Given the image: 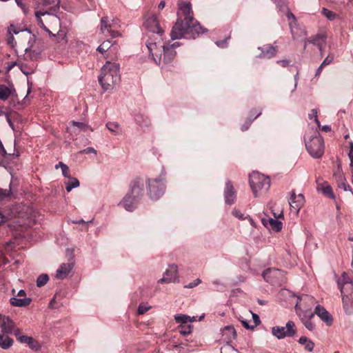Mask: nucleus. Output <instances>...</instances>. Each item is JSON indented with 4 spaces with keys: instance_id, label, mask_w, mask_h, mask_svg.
I'll return each mask as SVG.
<instances>
[{
    "instance_id": "obj_15",
    "label": "nucleus",
    "mask_w": 353,
    "mask_h": 353,
    "mask_svg": "<svg viewBox=\"0 0 353 353\" xmlns=\"http://www.w3.org/2000/svg\"><path fill=\"white\" fill-rule=\"evenodd\" d=\"M224 196L225 203L228 205L233 204L236 201V192L231 181H228L225 183Z\"/></svg>"
},
{
    "instance_id": "obj_4",
    "label": "nucleus",
    "mask_w": 353,
    "mask_h": 353,
    "mask_svg": "<svg viewBox=\"0 0 353 353\" xmlns=\"http://www.w3.org/2000/svg\"><path fill=\"white\" fill-rule=\"evenodd\" d=\"M315 301L313 297L309 295H304L296 305V309L301 317V321L310 331H312L315 328V325L312 321V319L314 316V313L312 311V307Z\"/></svg>"
},
{
    "instance_id": "obj_26",
    "label": "nucleus",
    "mask_w": 353,
    "mask_h": 353,
    "mask_svg": "<svg viewBox=\"0 0 353 353\" xmlns=\"http://www.w3.org/2000/svg\"><path fill=\"white\" fill-rule=\"evenodd\" d=\"M8 334H0V347L3 350L10 348L13 343V340L8 336Z\"/></svg>"
},
{
    "instance_id": "obj_14",
    "label": "nucleus",
    "mask_w": 353,
    "mask_h": 353,
    "mask_svg": "<svg viewBox=\"0 0 353 353\" xmlns=\"http://www.w3.org/2000/svg\"><path fill=\"white\" fill-rule=\"evenodd\" d=\"M262 276L267 282L275 283L283 276V272L279 269L268 268L263 272Z\"/></svg>"
},
{
    "instance_id": "obj_30",
    "label": "nucleus",
    "mask_w": 353,
    "mask_h": 353,
    "mask_svg": "<svg viewBox=\"0 0 353 353\" xmlns=\"http://www.w3.org/2000/svg\"><path fill=\"white\" fill-rule=\"evenodd\" d=\"M299 343L305 345V350L308 352H312L314 347V343L306 336H301L299 340Z\"/></svg>"
},
{
    "instance_id": "obj_47",
    "label": "nucleus",
    "mask_w": 353,
    "mask_h": 353,
    "mask_svg": "<svg viewBox=\"0 0 353 353\" xmlns=\"http://www.w3.org/2000/svg\"><path fill=\"white\" fill-rule=\"evenodd\" d=\"M179 332L183 335L189 334L191 332V327L190 325H181Z\"/></svg>"
},
{
    "instance_id": "obj_23",
    "label": "nucleus",
    "mask_w": 353,
    "mask_h": 353,
    "mask_svg": "<svg viewBox=\"0 0 353 353\" xmlns=\"http://www.w3.org/2000/svg\"><path fill=\"white\" fill-rule=\"evenodd\" d=\"M317 190L321 192L325 196L332 199H335V195L332 192V189L327 182L323 183H319L317 186Z\"/></svg>"
},
{
    "instance_id": "obj_34",
    "label": "nucleus",
    "mask_w": 353,
    "mask_h": 353,
    "mask_svg": "<svg viewBox=\"0 0 353 353\" xmlns=\"http://www.w3.org/2000/svg\"><path fill=\"white\" fill-rule=\"evenodd\" d=\"M112 25L108 21V17H104L101 19V30L104 33L106 30L109 32L111 30Z\"/></svg>"
},
{
    "instance_id": "obj_35",
    "label": "nucleus",
    "mask_w": 353,
    "mask_h": 353,
    "mask_svg": "<svg viewBox=\"0 0 353 353\" xmlns=\"http://www.w3.org/2000/svg\"><path fill=\"white\" fill-rule=\"evenodd\" d=\"M353 281L350 280L348 274L343 272L341 277L337 281L338 287L340 288L342 285H346L347 283H352Z\"/></svg>"
},
{
    "instance_id": "obj_20",
    "label": "nucleus",
    "mask_w": 353,
    "mask_h": 353,
    "mask_svg": "<svg viewBox=\"0 0 353 353\" xmlns=\"http://www.w3.org/2000/svg\"><path fill=\"white\" fill-rule=\"evenodd\" d=\"M258 49L261 51V54L258 56L261 59H270L274 57L277 52L276 48L272 45H265L263 47H259Z\"/></svg>"
},
{
    "instance_id": "obj_42",
    "label": "nucleus",
    "mask_w": 353,
    "mask_h": 353,
    "mask_svg": "<svg viewBox=\"0 0 353 353\" xmlns=\"http://www.w3.org/2000/svg\"><path fill=\"white\" fill-rule=\"evenodd\" d=\"M308 116L310 119H314V121L316 123L317 126L319 128L321 127L320 122L317 118V111L315 109H312Z\"/></svg>"
},
{
    "instance_id": "obj_24",
    "label": "nucleus",
    "mask_w": 353,
    "mask_h": 353,
    "mask_svg": "<svg viewBox=\"0 0 353 353\" xmlns=\"http://www.w3.org/2000/svg\"><path fill=\"white\" fill-rule=\"evenodd\" d=\"M31 302L32 299L30 298L12 297L10 299V304L14 307H26L29 305Z\"/></svg>"
},
{
    "instance_id": "obj_52",
    "label": "nucleus",
    "mask_w": 353,
    "mask_h": 353,
    "mask_svg": "<svg viewBox=\"0 0 353 353\" xmlns=\"http://www.w3.org/2000/svg\"><path fill=\"white\" fill-rule=\"evenodd\" d=\"M252 121H253V119H252L251 118H248V119L245 121L244 124L241 126V130H242V131H245V130H247L250 128V125H251V123H252Z\"/></svg>"
},
{
    "instance_id": "obj_29",
    "label": "nucleus",
    "mask_w": 353,
    "mask_h": 353,
    "mask_svg": "<svg viewBox=\"0 0 353 353\" xmlns=\"http://www.w3.org/2000/svg\"><path fill=\"white\" fill-rule=\"evenodd\" d=\"M68 181L65 182V189L67 192H70L73 188H77L79 186L80 183L79 180L77 178L68 177Z\"/></svg>"
},
{
    "instance_id": "obj_19",
    "label": "nucleus",
    "mask_w": 353,
    "mask_h": 353,
    "mask_svg": "<svg viewBox=\"0 0 353 353\" xmlns=\"http://www.w3.org/2000/svg\"><path fill=\"white\" fill-rule=\"evenodd\" d=\"M14 328V322L8 317L0 314V330L1 333L9 334Z\"/></svg>"
},
{
    "instance_id": "obj_38",
    "label": "nucleus",
    "mask_w": 353,
    "mask_h": 353,
    "mask_svg": "<svg viewBox=\"0 0 353 353\" xmlns=\"http://www.w3.org/2000/svg\"><path fill=\"white\" fill-rule=\"evenodd\" d=\"M174 320L178 323L185 324L189 321H191L190 316L185 314H177L174 316Z\"/></svg>"
},
{
    "instance_id": "obj_48",
    "label": "nucleus",
    "mask_w": 353,
    "mask_h": 353,
    "mask_svg": "<svg viewBox=\"0 0 353 353\" xmlns=\"http://www.w3.org/2000/svg\"><path fill=\"white\" fill-rule=\"evenodd\" d=\"M262 113V111L261 110H256V109H253L250 111V117L252 119H255L256 118H257L259 116H260Z\"/></svg>"
},
{
    "instance_id": "obj_1",
    "label": "nucleus",
    "mask_w": 353,
    "mask_h": 353,
    "mask_svg": "<svg viewBox=\"0 0 353 353\" xmlns=\"http://www.w3.org/2000/svg\"><path fill=\"white\" fill-rule=\"evenodd\" d=\"M144 27L151 33L146 41V47L154 61L162 66L171 63L175 58V49L179 46V43L165 45L163 42L162 35L164 30L161 28L155 14L145 17Z\"/></svg>"
},
{
    "instance_id": "obj_43",
    "label": "nucleus",
    "mask_w": 353,
    "mask_h": 353,
    "mask_svg": "<svg viewBox=\"0 0 353 353\" xmlns=\"http://www.w3.org/2000/svg\"><path fill=\"white\" fill-rule=\"evenodd\" d=\"M150 307L147 306L146 304L141 303L138 307L137 312L139 314H143L147 311H148L150 310Z\"/></svg>"
},
{
    "instance_id": "obj_45",
    "label": "nucleus",
    "mask_w": 353,
    "mask_h": 353,
    "mask_svg": "<svg viewBox=\"0 0 353 353\" xmlns=\"http://www.w3.org/2000/svg\"><path fill=\"white\" fill-rule=\"evenodd\" d=\"M338 183V187L339 188L343 189L345 191H352V189L349 184L346 183V181H340Z\"/></svg>"
},
{
    "instance_id": "obj_50",
    "label": "nucleus",
    "mask_w": 353,
    "mask_h": 353,
    "mask_svg": "<svg viewBox=\"0 0 353 353\" xmlns=\"http://www.w3.org/2000/svg\"><path fill=\"white\" fill-rule=\"evenodd\" d=\"M252 316L253 321L251 323H252L253 326L254 327H256L261 323L259 316L256 314L253 313V312H252Z\"/></svg>"
},
{
    "instance_id": "obj_11",
    "label": "nucleus",
    "mask_w": 353,
    "mask_h": 353,
    "mask_svg": "<svg viewBox=\"0 0 353 353\" xmlns=\"http://www.w3.org/2000/svg\"><path fill=\"white\" fill-rule=\"evenodd\" d=\"M179 9L180 10L183 19V21H186L190 23H198L194 20L193 16V11L192 10V6L190 2H184L179 1L178 2Z\"/></svg>"
},
{
    "instance_id": "obj_61",
    "label": "nucleus",
    "mask_w": 353,
    "mask_h": 353,
    "mask_svg": "<svg viewBox=\"0 0 353 353\" xmlns=\"http://www.w3.org/2000/svg\"><path fill=\"white\" fill-rule=\"evenodd\" d=\"M33 48H34V46H31L30 47L26 48L25 50H26V53H30V56H32V57H36V56L32 54L35 52V50L33 49Z\"/></svg>"
},
{
    "instance_id": "obj_22",
    "label": "nucleus",
    "mask_w": 353,
    "mask_h": 353,
    "mask_svg": "<svg viewBox=\"0 0 353 353\" xmlns=\"http://www.w3.org/2000/svg\"><path fill=\"white\" fill-rule=\"evenodd\" d=\"M19 342L28 345L32 350L35 351L39 350L40 348L39 343L31 336L24 335L19 338Z\"/></svg>"
},
{
    "instance_id": "obj_27",
    "label": "nucleus",
    "mask_w": 353,
    "mask_h": 353,
    "mask_svg": "<svg viewBox=\"0 0 353 353\" xmlns=\"http://www.w3.org/2000/svg\"><path fill=\"white\" fill-rule=\"evenodd\" d=\"M326 41V35L325 34H318L312 38H310L308 41L314 45L318 46V48H321L323 45L325 43Z\"/></svg>"
},
{
    "instance_id": "obj_25",
    "label": "nucleus",
    "mask_w": 353,
    "mask_h": 353,
    "mask_svg": "<svg viewBox=\"0 0 353 353\" xmlns=\"http://www.w3.org/2000/svg\"><path fill=\"white\" fill-rule=\"evenodd\" d=\"M47 14L52 21H59V19L55 16V15H51L47 12H36V17H37V22H38V25L41 28H43L46 31L48 32L50 34H51V32L49 31V30L46 28V26H45L43 20L41 19V16H44Z\"/></svg>"
},
{
    "instance_id": "obj_58",
    "label": "nucleus",
    "mask_w": 353,
    "mask_h": 353,
    "mask_svg": "<svg viewBox=\"0 0 353 353\" xmlns=\"http://www.w3.org/2000/svg\"><path fill=\"white\" fill-rule=\"evenodd\" d=\"M286 17L288 18V19L289 20V21L293 20V21H296V17L294 15V14L290 10H287V13H286Z\"/></svg>"
},
{
    "instance_id": "obj_49",
    "label": "nucleus",
    "mask_w": 353,
    "mask_h": 353,
    "mask_svg": "<svg viewBox=\"0 0 353 353\" xmlns=\"http://www.w3.org/2000/svg\"><path fill=\"white\" fill-rule=\"evenodd\" d=\"M333 60H334V55L328 54L327 56V57L321 63V65L325 67V65L330 64L333 61Z\"/></svg>"
},
{
    "instance_id": "obj_63",
    "label": "nucleus",
    "mask_w": 353,
    "mask_h": 353,
    "mask_svg": "<svg viewBox=\"0 0 353 353\" xmlns=\"http://www.w3.org/2000/svg\"><path fill=\"white\" fill-rule=\"evenodd\" d=\"M8 43L12 46V47H14V45L16 44V42L14 41V38L12 35H11L8 39Z\"/></svg>"
},
{
    "instance_id": "obj_17",
    "label": "nucleus",
    "mask_w": 353,
    "mask_h": 353,
    "mask_svg": "<svg viewBox=\"0 0 353 353\" xmlns=\"http://www.w3.org/2000/svg\"><path fill=\"white\" fill-rule=\"evenodd\" d=\"M314 315L316 314L327 325H331L333 322L332 315L321 305H318L315 307Z\"/></svg>"
},
{
    "instance_id": "obj_32",
    "label": "nucleus",
    "mask_w": 353,
    "mask_h": 353,
    "mask_svg": "<svg viewBox=\"0 0 353 353\" xmlns=\"http://www.w3.org/2000/svg\"><path fill=\"white\" fill-rule=\"evenodd\" d=\"M321 14L326 17L329 21H334L339 17V15L325 8H323L321 10Z\"/></svg>"
},
{
    "instance_id": "obj_53",
    "label": "nucleus",
    "mask_w": 353,
    "mask_h": 353,
    "mask_svg": "<svg viewBox=\"0 0 353 353\" xmlns=\"http://www.w3.org/2000/svg\"><path fill=\"white\" fill-rule=\"evenodd\" d=\"M201 283V280L200 279H196L194 282H191L189 284L185 285V288H193L197 286L199 284Z\"/></svg>"
},
{
    "instance_id": "obj_10",
    "label": "nucleus",
    "mask_w": 353,
    "mask_h": 353,
    "mask_svg": "<svg viewBox=\"0 0 353 353\" xmlns=\"http://www.w3.org/2000/svg\"><path fill=\"white\" fill-rule=\"evenodd\" d=\"M128 193L141 199L144 193V181L141 177L134 178L130 183Z\"/></svg>"
},
{
    "instance_id": "obj_37",
    "label": "nucleus",
    "mask_w": 353,
    "mask_h": 353,
    "mask_svg": "<svg viewBox=\"0 0 353 353\" xmlns=\"http://www.w3.org/2000/svg\"><path fill=\"white\" fill-rule=\"evenodd\" d=\"M59 168H61V171H62V174L63 175L65 176V177H70V170H69V168L67 165H65V163H63V162L60 161L56 165H55V168L56 169H58Z\"/></svg>"
},
{
    "instance_id": "obj_8",
    "label": "nucleus",
    "mask_w": 353,
    "mask_h": 353,
    "mask_svg": "<svg viewBox=\"0 0 353 353\" xmlns=\"http://www.w3.org/2000/svg\"><path fill=\"white\" fill-rule=\"evenodd\" d=\"M341 292L343 307L347 314L353 313V282L339 288Z\"/></svg>"
},
{
    "instance_id": "obj_36",
    "label": "nucleus",
    "mask_w": 353,
    "mask_h": 353,
    "mask_svg": "<svg viewBox=\"0 0 353 353\" xmlns=\"http://www.w3.org/2000/svg\"><path fill=\"white\" fill-rule=\"evenodd\" d=\"M49 280V276L47 274H42L37 279V286L41 288L45 285Z\"/></svg>"
},
{
    "instance_id": "obj_54",
    "label": "nucleus",
    "mask_w": 353,
    "mask_h": 353,
    "mask_svg": "<svg viewBox=\"0 0 353 353\" xmlns=\"http://www.w3.org/2000/svg\"><path fill=\"white\" fill-rule=\"evenodd\" d=\"M241 323H242V325H243V327L246 329L253 330L254 328L252 323L250 321H248L246 320H242Z\"/></svg>"
},
{
    "instance_id": "obj_3",
    "label": "nucleus",
    "mask_w": 353,
    "mask_h": 353,
    "mask_svg": "<svg viewBox=\"0 0 353 353\" xmlns=\"http://www.w3.org/2000/svg\"><path fill=\"white\" fill-rule=\"evenodd\" d=\"M120 81L119 65L116 63L106 61L102 67L99 81L105 90L113 88Z\"/></svg>"
},
{
    "instance_id": "obj_9",
    "label": "nucleus",
    "mask_w": 353,
    "mask_h": 353,
    "mask_svg": "<svg viewBox=\"0 0 353 353\" xmlns=\"http://www.w3.org/2000/svg\"><path fill=\"white\" fill-rule=\"evenodd\" d=\"M272 334L279 339L292 337L296 334V328L293 321L287 322L285 327L275 326L272 328Z\"/></svg>"
},
{
    "instance_id": "obj_64",
    "label": "nucleus",
    "mask_w": 353,
    "mask_h": 353,
    "mask_svg": "<svg viewBox=\"0 0 353 353\" xmlns=\"http://www.w3.org/2000/svg\"><path fill=\"white\" fill-rule=\"evenodd\" d=\"M350 145V151L348 153V156H349L350 159L352 160V159H353V143L351 142Z\"/></svg>"
},
{
    "instance_id": "obj_62",
    "label": "nucleus",
    "mask_w": 353,
    "mask_h": 353,
    "mask_svg": "<svg viewBox=\"0 0 353 353\" xmlns=\"http://www.w3.org/2000/svg\"><path fill=\"white\" fill-rule=\"evenodd\" d=\"M108 33L110 34V36L112 38H115V37H119L121 35L120 33L116 30H111L109 31Z\"/></svg>"
},
{
    "instance_id": "obj_18",
    "label": "nucleus",
    "mask_w": 353,
    "mask_h": 353,
    "mask_svg": "<svg viewBox=\"0 0 353 353\" xmlns=\"http://www.w3.org/2000/svg\"><path fill=\"white\" fill-rule=\"evenodd\" d=\"M139 199H140L127 192L120 204H121L126 210L131 212L135 208V205Z\"/></svg>"
},
{
    "instance_id": "obj_57",
    "label": "nucleus",
    "mask_w": 353,
    "mask_h": 353,
    "mask_svg": "<svg viewBox=\"0 0 353 353\" xmlns=\"http://www.w3.org/2000/svg\"><path fill=\"white\" fill-rule=\"evenodd\" d=\"M22 30L19 28H17L14 25H10V26L8 28V32L10 34H11L12 32L14 34H18Z\"/></svg>"
},
{
    "instance_id": "obj_46",
    "label": "nucleus",
    "mask_w": 353,
    "mask_h": 353,
    "mask_svg": "<svg viewBox=\"0 0 353 353\" xmlns=\"http://www.w3.org/2000/svg\"><path fill=\"white\" fill-rule=\"evenodd\" d=\"M289 26H290V30H291V32H292V37L294 39L296 38V35H295V32H294V28H296L297 27V19H296V21H293V20L289 21Z\"/></svg>"
},
{
    "instance_id": "obj_60",
    "label": "nucleus",
    "mask_w": 353,
    "mask_h": 353,
    "mask_svg": "<svg viewBox=\"0 0 353 353\" xmlns=\"http://www.w3.org/2000/svg\"><path fill=\"white\" fill-rule=\"evenodd\" d=\"M81 153H85V154H90V153H94L97 154V151L93 148H87L86 149H84L83 150L80 152Z\"/></svg>"
},
{
    "instance_id": "obj_40",
    "label": "nucleus",
    "mask_w": 353,
    "mask_h": 353,
    "mask_svg": "<svg viewBox=\"0 0 353 353\" xmlns=\"http://www.w3.org/2000/svg\"><path fill=\"white\" fill-rule=\"evenodd\" d=\"M111 41L110 40H106L103 41L98 48L97 51L103 54L108 50H109L111 47Z\"/></svg>"
},
{
    "instance_id": "obj_5",
    "label": "nucleus",
    "mask_w": 353,
    "mask_h": 353,
    "mask_svg": "<svg viewBox=\"0 0 353 353\" xmlns=\"http://www.w3.org/2000/svg\"><path fill=\"white\" fill-rule=\"evenodd\" d=\"M249 183L255 196L267 192L270 187L269 177L258 172L250 174Z\"/></svg>"
},
{
    "instance_id": "obj_6",
    "label": "nucleus",
    "mask_w": 353,
    "mask_h": 353,
    "mask_svg": "<svg viewBox=\"0 0 353 353\" xmlns=\"http://www.w3.org/2000/svg\"><path fill=\"white\" fill-rule=\"evenodd\" d=\"M305 147L309 154L314 158H319L324 153V141L318 132L314 135H305Z\"/></svg>"
},
{
    "instance_id": "obj_56",
    "label": "nucleus",
    "mask_w": 353,
    "mask_h": 353,
    "mask_svg": "<svg viewBox=\"0 0 353 353\" xmlns=\"http://www.w3.org/2000/svg\"><path fill=\"white\" fill-rule=\"evenodd\" d=\"M72 124L81 130H83L87 128V125L83 122L72 121Z\"/></svg>"
},
{
    "instance_id": "obj_2",
    "label": "nucleus",
    "mask_w": 353,
    "mask_h": 353,
    "mask_svg": "<svg viewBox=\"0 0 353 353\" xmlns=\"http://www.w3.org/2000/svg\"><path fill=\"white\" fill-rule=\"evenodd\" d=\"M203 32V28L199 23H190L179 17L172 28L170 37L172 40L183 37L195 38L196 35Z\"/></svg>"
},
{
    "instance_id": "obj_12",
    "label": "nucleus",
    "mask_w": 353,
    "mask_h": 353,
    "mask_svg": "<svg viewBox=\"0 0 353 353\" xmlns=\"http://www.w3.org/2000/svg\"><path fill=\"white\" fill-rule=\"evenodd\" d=\"M305 203V198L302 194H296L294 192H292L289 204L290 210L294 214H298L301 208Z\"/></svg>"
},
{
    "instance_id": "obj_13",
    "label": "nucleus",
    "mask_w": 353,
    "mask_h": 353,
    "mask_svg": "<svg viewBox=\"0 0 353 353\" xmlns=\"http://www.w3.org/2000/svg\"><path fill=\"white\" fill-rule=\"evenodd\" d=\"M178 281V267L176 264H171L164 273L163 277L159 280V283H172Z\"/></svg>"
},
{
    "instance_id": "obj_31",
    "label": "nucleus",
    "mask_w": 353,
    "mask_h": 353,
    "mask_svg": "<svg viewBox=\"0 0 353 353\" xmlns=\"http://www.w3.org/2000/svg\"><path fill=\"white\" fill-rule=\"evenodd\" d=\"M333 176L337 183L346 181L340 163L338 164L337 169L334 172Z\"/></svg>"
},
{
    "instance_id": "obj_55",
    "label": "nucleus",
    "mask_w": 353,
    "mask_h": 353,
    "mask_svg": "<svg viewBox=\"0 0 353 353\" xmlns=\"http://www.w3.org/2000/svg\"><path fill=\"white\" fill-rule=\"evenodd\" d=\"M230 39V36H228V37H226L224 40H221V41H216V45L218 46V47H220V48H224L226 46V43H227V41L228 39Z\"/></svg>"
},
{
    "instance_id": "obj_39",
    "label": "nucleus",
    "mask_w": 353,
    "mask_h": 353,
    "mask_svg": "<svg viewBox=\"0 0 353 353\" xmlns=\"http://www.w3.org/2000/svg\"><path fill=\"white\" fill-rule=\"evenodd\" d=\"M106 127L110 132L114 133L115 134H118L120 133L119 125L117 123L108 122L106 124Z\"/></svg>"
},
{
    "instance_id": "obj_28",
    "label": "nucleus",
    "mask_w": 353,
    "mask_h": 353,
    "mask_svg": "<svg viewBox=\"0 0 353 353\" xmlns=\"http://www.w3.org/2000/svg\"><path fill=\"white\" fill-rule=\"evenodd\" d=\"M223 336H225V340H232L236 338V334L234 327L225 326L222 330Z\"/></svg>"
},
{
    "instance_id": "obj_44",
    "label": "nucleus",
    "mask_w": 353,
    "mask_h": 353,
    "mask_svg": "<svg viewBox=\"0 0 353 353\" xmlns=\"http://www.w3.org/2000/svg\"><path fill=\"white\" fill-rule=\"evenodd\" d=\"M273 2L280 10H283L286 7V0H272Z\"/></svg>"
},
{
    "instance_id": "obj_16",
    "label": "nucleus",
    "mask_w": 353,
    "mask_h": 353,
    "mask_svg": "<svg viewBox=\"0 0 353 353\" xmlns=\"http://www.w3.org/2000/svg\"><path fill=\"white\" fill-rule=\"evenodd\" d=\"M73 268L74 262L72 261V259L68 263H62L57 270L55 275L56 278L60 280L65 279L69 275Z\"/></svg>"
},
{
    "instance_id": "obj_41",
    "label": "nucleus",
    "mask_w": 353,
    "mask_h": 353,
    "mask_svg": "<svg viewBox=\"0 0 353 353\" xmlns=\"http://www.w3.org/2000/svg\"><path fill=\"white\" fill-rule=\"evenodd\" d=\"M11 188L9 189H3L0 188V200L3 199L6 197H8L11 195Z\"/></svg>"
},
{
    "instance_id": "obj_51",
    "label": "nucleus",
    "mask_w": 353,
    "mask_h": 353,
    "mask_svg": "<svg viewBox=\"0 0 353 353\" xmlns=\"http://www.w3.org/2000/svg\"><path fill=\"white\" fill-rule=\"evenodd\" d=\"M13 333L14 336H16L17 339L19 341V338L23 336V335L21 334V331L19 328H17L15 326V324L14 323V328L13 330L9 333L11 334Z\"/></svg>"
},
{
    "instance_id": "obj_7",
    "label": "nucleus",
    "mask_w": 353,
    "mask_h": 353,
    "mask_svg": "<svg viewBox=\"0 0 353 353\" xmlns=\"http://www.w3.org/2000/svg\"><path fill=\"white\" fill-rule=\"evenodd\" d=\"M148 194L152 200H158L161 197L165 190V179L160 176L156 179H148L147 180Z\"/></svg>"
},
{
    "instance_id": "obj_33",
    "label": "nucleus",
    "mask_w": 353,
    "mask_h": 353,
    "mask_svg": "<svg viewBox=\"0 0 353 353\" xmlns=\"http://www.w3.org/2000/svg\"><path fill=\"white\" fill-rule=\"evenodd\" d=\"M11 94V90L6 85H0V99L6 100Z\"/></svg>"
},
{
    "instance_id": "obj_59",
    "label": "nucleus",
    "mask_w": 353,
    "mask_h": 353,
    "mask_svg": "<svg viewBox=\"0 0 353 353\" xmlns=\"http://www.w3.org/2000/svg\"><path fill=\"white\" fill-rule=\"evenodd\" d=\"M278 64H280L282 67L285 68L289 65L290 61L287 59L279 60L276 61Z\"/></svg>"
},
{
    "instance_id": "obj_21",
    "label": "nucleus",
    "mask_w": 353,
    "mask_h": 353,
    "mask_svg": "<svg viewBox=\"0 0 353 353\" xmlns=\"http://www.w3.org/2000/svg\"><path fill=\"white\" fill-rule=\"evenodd\" d=\"M262 222L265 227L275 232H279L282 229V223L272 218L263 219Z\"/></svg>"
}]
</instances>
